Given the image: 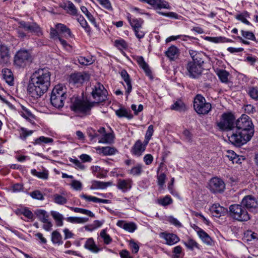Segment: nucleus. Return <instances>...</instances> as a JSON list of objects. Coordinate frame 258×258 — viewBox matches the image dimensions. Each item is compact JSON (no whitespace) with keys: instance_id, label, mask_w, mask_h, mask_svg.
I'll use <instances>...</instances> for the list:
<instances>
[{"instance_id":"f257e3e1","label":"nucleus","mask_w":258,"mask_h":258,"mask_svg":"<svg viewBox=\"0 0 258 258\" xmlns=\"http://www.w3.org/2000/svg\"><path fill=\"white\" fill-rule=\"evenodd\" d=\"M254 134V126L250 118L242 115L237 119L236 126L227 134L229 141L233 145L240 146L250 140Z\"/></svg>"},{"instance_id":"f03ea898","label":"nucleus","mask_w":258,"mask_h":258,"mask_svg":"<svg viewBox=\"0 0 258 258\" xmlns=\"http://www.w3.org/2000/svg\"><path fill=\"white\" fill-rule=\"evenodd\" d=\"M51 74L47 68L39 69L31 76L27 91L34 99L40 98L47 92L50 86Z\"/></svg>"},{"instance_id":"7ed1b4c3","label":"nucleus","mask_w":258,"mask_h":258,"mask_svg":"<svg viewBox=\"0 0 258 258\" xmlns=\"http://www.w3.org/2000/svg\"><path fill=\"white\" fill-rule=\"evenodd\" d=\"M92 89L91 95L94 101H85L78 97L74 96L71 98L70 108L72 110L76 112H86L89 111L95 104H98L107 99V91L102 84L97 83Z\"/></svg>"},{"instance_id":"20e7f679","label":"nucleus","mask_w":258,"mask_h":258,"mask_svg":"<svg viewBox=\"0 0 258 258\" xmlns=\"http://www.w3.org/2000/svg\"><path fill=\"white\" fill-rule=\"evenodd\" d=\"M67 96L66 89L62 85L55 86L52 91L50 97L51 104L56 108L62 107Z\"/></svg>"},{"instance_id":"39448f33","label":"nucleus","mask_w":258,"mask_h":258,"mask_svg":"<svg viewBox=\"0 0 258 258\" xmlns=\"http://www.w3.org/2000/svg\"><path fill=\"white\" fill-rule=\"evenodd\" d=\"M229 214L233 219L239 221H247L250 219L247 209L241 204L231 205Z\"/></svg>"},{"instance_id":"423d86ee","label":"nucleus","mask_w":258,"mask_h":258,"mask_svg":"<svg viewBox=\"0 0 258 258\" xmlns=\"http://www.w3.org/2000/svg\"><path fill=\"white\" fill-rule=\"evenodd\" d=\"M194 108L196 112L200 115L208 114L211 110V103L206 102L205 98L201 95L196 96L194 101Z\"/></svg>"},{"instance_id":"0eeeda50","label":"nucleus","mask_w":258,"mask_h":258,"mask_svg":"<svg viewBox=\"0 0 258 258\" xmlns=\"http://www.w3.org/2000/svg\"><path fill=\"white\" fill-rule=\"evenodd\" d=\"M32 56L27 50L21 49L15 54L14 64L17 67L24 68L32 61Z\"/></svg>"},{"instance_id":"6e6552de","label":"nucleus","mask_w":258,"mask_h":258,"mask_svg":"<svg viewBox=\"0 0 258 258\" xmlns=\"http://www.w3.org/2000/svg\"><path fill=\"white\" fill-rule=\"evenodd\" d=\"M235 117L231 113H224L221 116L220 120L217 122V125L221 130L227 131V133L230 130L234 128Z\"/></svg>"},{"instance_id":"1a4fd4ad","label":"nucleus","mask_w":258,"mask_h":258,"mask_svg":"<svg viewBox=\"0 0 258 258\" xmlns=\"http://www.w3.org/2000/svg\"><path fill=\"white\" fill-rule=\"evenodd\" d=\"M225 188L223 180L217 177L211 178L209 182L208 188L212 193H221L224 191Z\"/></svg>"},{"instance_id":"9d476101","label":"nucleus","mask_w":258,"mask_h":258,"mask_svg":"<svg viewBox=\"0 0 258 258\" xmlns=\"http://www.w3.org/2000/svg\"><path fill=\"white\" fill-rule=\"evenodd\" d=\"M148 144L145 141L143 142L141 140H138L131 149L132 155L137 157L142 156Z\"/></svg>"},{"instance_id":"9b49d317","label":"nucleus","mask_w":258,"mask_h":258,"mask_svg":"<svg viewBox=\"0 0 258 258\" xmlns=\"http://www.w3.org/2000/svg\"><path fill=\"white\" fill-rule=\"evenodd\" d=\"M186 69L190 77L197 78L202 74L203 67L202 65L189 61L186 66Z\"/></svg>"},{"instance_id":"f8f14e48","label":"nucleus","mask_w":258,"mask_h":258,"mask_svg":"<svg viewBox=\"0 0 258 258\" xmlns=\"http://www.w3.org/2000/svg\"><path fill=\"white\" fill-rule=\"evenodd\" d=\"M242 204L247 209L252 212L258 211V204L255 199L251 196H245L241 202Z\"/></svg>"},{"instance_id":"ddd939ff","label":"nucleus","mask_w":258,"mask_h":258,"mask_svg":"<svg viewBox=\"0 0 258 258\" xmlns=\"http://www.w3.org/2000/svg\"><path fill=\"white\" fill-rule=\"evenodd\" d=\"M192 227L203 243L209 246H212L214 244L213 240L204 230L195 225Z\"/></svg>"},{"instance_id":"4468645a","label":"nucleus","mask_w":258,"mask_h":258,"mask_svg":"<svg viewBox=\"0 0 258 258\" xmlns=\"http://www.w3.org/2000/svg\"><path fill=\"white\" fill-rule=\"evenodd\" d=\"M89 79L88 75L85 73H76L70 76L69 81L74 84H82Z\"/></svg>"},{"instance_id":"2eb2a0df","label":"nucleus","mask_w":258,"mask_h":258,"mask_svg":"<svg viewBox=\"0 0 258 258\" xmlns=\"http://www.w3.org/2000/svg\"><path fill=\"white\" fill-rule=\"evenodd\" d=\"M160 236L161 238L165 239L166 244L169 245H174L180 240L179 237L173 233L162 232L160 233Z\"/></svg>"},{"instance_id":"dca6fc26","label":"nucleus","mask_w":258,"mask_h":258,"mask_svg":"<svg viewBox=\"0 0 258 258\" xmlns=\"http://www.w3.org/2000/svg\"><path fill=\"white\" fill-rule=\"evenodd\" d=\"M116 225L130 232H134L137 228V225L134 222H127L124 220H119L116 223Z\"/></svg>"},{"instance_id":"f3484780","label":"nucleus","mask_w":258,"mask_h":258,"mask_svg":"<svg viewBox=\"0 0 258 258\" xmlns=\"http://www.w3.org/2000/svg\"><path fill=\"white\" fill-rule=\"evenodd\" d=\"M210 211L214 216L220 217L227 213V209L216 203L211 207Z\"/></svg>"},{"instance_id":"a211bd4d","label":"nucleus","mask_w":258,"mask_h":258,"mask_svg":"<svg viewBox=\"0 0 258 258\" xmlns=\"http://www.w3.org/2000/svg\"><path fill=\"white\" fill-rule=\"evenodd\" d=\"M132 182L133 181L131 179H119L117 180V187L122 192H125L131 189Z\"/></svg>"},{"instance_id":"6ab92c4d","label":"nucleus","mask_w":258,"mask_h":258,"mask_svg":"<svg viewBox=\"0 0 258 258\" xmlns=\"http://www.w3.org/2000/svg\"><path fill=\"white\" fill-rule=\"evenodd\" d=\"M189 54L192 59L191 62H195V63L203 66L204 63L203 57L205 56L204 52L190 49L189 50Z\"/></svg>"},{"instance_id":"aec40b11","label":"nucleus","mask_w":258,"mask_h":258,"mask_svg":"<svg viewBox=\"0 0 258 258\" xmlns=\"http://www.w3.org/2000/svg\"><path fill=\"white\" fill-rule=\"evenodd\" d=\"M120 74L121 78L126 84V86L124 85H123L126 89L125 94L127 97L132 90V86L130 77L127 72L124 70H122Z\"/></svg>"},{"instance_id":"412c9836","label":"nucleus","mask_w":258,"mask_h":258,"mask_svg":"<svg viewBox=\"0 0 258 258\" xmlns=\"http://www.w3.org/2000/svg\"><path fill=\"white\" fill-rule=\"evenodd\" d=\"M10 49L5 45L0 46V58L2 63H8L10 58Z\"/></svg>"},{"instance_id":"4be33fe9","label":"nucleus","mask_w":258,"mask_h":258,"mask_svg":"<svg viewBox=\"0 0 258 258\" xmlns=\"http://www.w3.org/2000/svg\"><path fill=\"white\" fill-rule=\"evenodd\" d=\"M136 60L139 66L144 70L146 75L151 78V71L149 65L145 62L144 57L142 56H137Z\"/></svg>"},{"instance_id":"5701e85b","label":"nucleus","mask_w":258,"mask_h":258,"mask_svg":"<svg viewBox=\"0 0 258 258\" xmlns=\"http://www.w3.org/2000/svg\"><path fill=\"white\" fill-rule=\"evenodd\" d=\"M19 29L20 28H23L25 30L30 32H40V27L36 24H30L24 21H21L19 23Z\"/></svg>"},{"instance_id":"b1692460","label":"nucleus","mask_w":258,"mask_h":258,"mask_svg":"<svg viewBox=\"0 0 258 258\" xmlns=\"http://www.w3.org/2000/svg\"><path fill=\"white\" fill-rule=\"evenodd\" d=\"M127 18L133 30L136 29L138 30L139 28H143L142 26L144 21L142 19H132L130 14H128Z\"/></svg>"},{"instance_id":"393cba45","label":"nucleus","mask_w":258,"mask_h":258,"mask_svg":"<svg viewBox=\"0 0 258 258\" xmlns=\"http://www.w3.org/2000/svg\"><path fill=\"white\" fill-rule=\"evenodd\" d=\"M53 200L55 203L58 205H64L68 202L67 194L64 191H62L60 194H55L53 195Z\"/></svg>"},{"instance_id":"a878e982","label":"nucleus","mask_w":258,"mask_h":258,"mask_svg":"<svg viewBox=\"0 0 258 258\" xmlns=\"http://www.w3.org/2000/svg\"><path fill=\"white\" fill-rule=\"evenodd\" d=\"M80 197L81 198L84 199L87 202H92L96 203L103 204H108L109 203L108 200L101 199L92 196L85 195L84 194L80 195Z\"/></svg>"},{"instance_id":"bb28decb","label":"nucleus","mask_w":258,"mask_h":258,"mask_svg":"<svg viewBox=\"0 0 258 258\" xmlns=\"http://www.w3.org/2000/svg\"><path fill=\"white\" fill-rule=\"evenodd\" d=\"M55 27L59 33L64 34V36L66 38L72 37L73 35L70 29L67 27V26L64 24L61 23L57 24Z\"/></svg>"},{"instance_id":"cd10ccee","label":"nucleus","mask_w":258,"mask_h":258,"mask_svg":"<svg viewBox=\"0 0 258 258\" xmlns=\"http://www.w3.org/2000/svg\"><path fill=\"white\" fill-rule=\"evenodd\" d=\"M112 185V182H103L100 181H94L92 182V185L90 187V189H104L107 187L110 186Z\"/></svg>"},{"instance_id":"c85d7f7f","label":"nucleus","mask_w":258,"mask_h":258,"mask_svg":"<svg viewBox=\"0 0 258 258\" xmlns=\"http://www.w3.org/2000/svg\"><path fill=\"white\" fill-rule=\"evenodd\" d=\"M85 248L88 249L93 253H97L99 251L100 249L95 244L94 241L92 238H88L84 245Z\"/></svg>"},{"instance_id":"c756f323","label":"nucleus","mask_w":258,"mask_h":258,"mask_svg":"<svg viewBox=\"0 0 258 258\" xmlns=\"http://www.w3.org/2000/svg\"><path fill=\"white\" fill-rule=\"evenodd\" d=\"M2 74L4 79L10 85L14 84V77L11 71L8 69H4L2 70Z\"/></svg>"},{"instance_id":"7c9ffc66","label":"nucleus","mask_w":258,"mask_h":258,"mask_svg":"<svg viewBox=\"0 0 258 258\" xmlns=\"http://www.w3.org/2000/svg\"><path fill=\"white\" fill-rule=\"evenodd\" d=\"M215 73L222 83H227L228 82L229 73L225 70L217 69Z\"/></svg>"},{"instance_id":"2f4dec72","label":"nucleus","mask_w":258,"mask_h":258,"mask_svg":"<svg viewBox=\"0 0 258 258\" xmlns=\"http://www.w3.org/2000/svg\"><path fill=\"white\" fill-rule=\"evenodd\" d=\"M143 165L142 164L138 163L131 169L127 170L128 174L133 176H139L143 172Z\"/></svg>"},{"instance_id":"473e14b6","label":"nucleus","mask_w":258,"mask_h":258,"mask_svg":"<svg viewBox=\"0 0 258 258\" xmlns=\"http://www.w3.org/2000/svg\"><path fill=\"white\" fill-rule=\"evenodd\" d=\"M179 53V49L177 47L173 45L168 48L166 51V56L171 60H174L176 58Z\"/></svg>"},{"instance_id":"72a5a7b5","label":"nucleus","mask_w":258,"mask_h":258,"mask_svg":"<svg viewBox=\"0 0 258 258\" xmlns=\"http://www.w3.org/2000/svg\"><path fill=\"white\" fill-rule=\"evenodd\" d=\"M31 173L33 175L43 180H47L49 176L48 171L46 169H43L41 171H37L36 169H33L31 170Z\"/></svg>"},{"instance_id":"f704fd0d","label":"nucleus","mask_w":258,"mask_h":258,"mask_svg":"<svg viewBox=\"0 0 258 258\" xmlns=\"http://www.w3.org/2000/svg\"><path fill=\"white\" fill-rule=\"evenodd\" d=\"M36 216L37 217L39 220L42 223H44L48 221L49 219V216L47 212L42 209L37 210L35 212Z\"/></svg>"},{"instance_id":"c9c22d12","label":"nucleus","mask_w":258,"mask_h":258,"mask_svg":"<svg viewBox=\"0 0 258 258\" xmlns=\"http://www.w3.org/2000/svg\"><path fill=\"white\" fill-rule=\"evenodd\" d=\"M50 214L53 219L55 220L56 226L59 227L62 226L63 224V217L62 215L55 211H51Z\"/></svg>"},{"instance_id":"e433bc0d","label":"nucleus","mask_w":258,"mask_h":258,"mask_svg":"<svg viewBox=\"0 0 258 258\" xmlns=\"http://www.w3.org/2000/svg\"><path fill=\"white\" fill-rule=\"evenodd\" d=\"M225 156L233 163H241L240 158L233 151L228 150L226 152Z\"/></svg>"},{"instance_id":"4c0bfd02","label":"nucleus","mask_w":258,"mask_h":258,"mask_svg":"<svg viewBox=\"0 0 258 258\" xmlns=\"http://www.w3.org/2000/svg\"><path fill=\"white\" fill-rule=\"evenodd\" d=\"M114 135L112 133H105L102 137L99 140V143L111 144L113 142L114 139Z\"/></svg>"},{"instance_id":"58836bf2","label":"nucleus","mask_w":258,"mask_h":258,"mask_svg":"<svg viewBox=\"0 0 258 258\" xmlns=\"http://www.w3.org/2000/svg\"><path fill=\"white\" fill-rule=\"evenodd\" d=\"M68 222L74 224H83L88 221L89 219L86 217H69L66 219Z\"/></svg>"},{"instance_id":"ea45409f","label":"nucleus","mask_w":258,"mask_h":258,"mask_svg":"<svg viewBox=\"0 0 258 258\" xmlns=\"http://www.w3.org/2000/svg\"><path fill=\"white\" fill-rule=\"evenodd\" d=\"M116 115L119 117H126L128 119H131L133 117V115L125 108H121L115 111Z\"/></svg>"},{"instance_id":"a19ab883","label":"nucleus","mask_w":258,"mask_h":258,"mask_svg":"<svg viewBox=\"0 0 258 258\" xmlns=\"http://www.w3.org/2000/svg\"><path fill=\"white\" fill-rule=\"evenodd\" d=\"M51 239L53 244L60 245L62 243V236L60 233L56 230L52 232Z\"/></svg>"},{"instance_id":"79ce46f5","label":"nucleus","mask_w":258,"mask_h":258,"mask_svg":"<svg viewBox=\"0 0 258 258\" xmlns=\"http://www.w3.org/2000/svg\"><path fill=\"white\" fill-rule=\"evenodd\" d=\"M171 109L177 111H183L185 110L186 106L184 103L180 100L176 101L171 107Z\"/></svg>"},{"instance_id":"37998d69","label":"nucleus","mask_w":258,"mask_h":258,"mask_svg":"<svg viewBox=\"0 0 258 258\" xmlns=\"http://www.w3.org/2000/svg\"><path fill=\"white\" fill-rule=\"evenodd\" d=\"M247 93L254 100H258V87H250L248 88Z\"/></svg>"},{"instance_id":"c03bdc74","label":"nucleus","mask_w":258,"mask_h":258,"mask_svg":"<svg viewBox=\"0 0 258 258\" xmlns=\"http://www.w3.org/2000/svg\"><path fill=\"white\" fill-rule=\"evenodd\" d=\"M52 142L53 139L52 138L41 136L35 139L33 144L34 145H41L42 143L48 144Z\"/></svg>"},{"instance_id":"a18cd8bd","label":"nucleus","mask_w":258,"mask_h":258,"mask_svg":"<svg viewBox=\"0 0 258 258\" xmlns=\"http://www.w3.org/2000/svg\"><path fill=\"white\" fill-rule=\"evenodd\" d=\"M19 132L20 138L22 140H25L28 136H31L34 132L32 130H28L26 128L22 127L20 128Z\"/></svg>"},{"instance_id":"49530a36","label":"nucleus","mask_w":258,"mask_h":258,"mask_svg":"<svg viewBox=\"0 0 258 258\" xmlns=\"http://www.w3.org/2000/svg\"><path fill=\"white\" fill-rule=\"evenodd\" d=\"M77 20L79 22L81 26L84 29L85 31L88 34H90L91 32V28L88 26L87 22L85 20L84 18L82 16H80L78 17Z\"/></svg>"},{"instance_id":"de8ad7c7","label":"nucleus","mask_w":258,"mask_h":258,"mask_svg":"<svg viewBox=\"0 0 258 258\" xmlns=\"http://www.w3.org/2000/svg\"><path fill=\"white\" fill-rule=\"evenodd\" d=\"M82 12L86 15L88 19L95 26H96V23L95 19L94 18L93 15L88 11L87 9L85 6H82L81 7Z\"/></svg>"},{"instance_id":"09e8293b","label":"nucleus","mask_w":258,"mask_h":258,"mask_svg":"<svg viewBox=\"0 0 258 258\" xmlns=\"http://www.w3.org/2000/svg\"><path fill=\"white\" fill-rule=\"evenodd\" d=\"M28 195L33 199L39 201H43L44 199L43 194L39 190H35L32 192H29Z\"/></svg>"},{"instance_id":"8fccbe9b","label":"nucleus","mask_w":258,"mask_h":258,"mask_svg":"<svg viewBox=\"0 0 258 258\" xmlns=\"http://www.w3.org/2000/svg\"><path fill=\"white\" fill-rule=\"evenodd\" d=\"M101 152L104 155H112L117 152V150L114 147H103L101 148Z\"/></svg>"},{"instance_id":"3c124183","label":"nucleus","mask_w":258,"mask_h":258,"mask_svg":"<svg viewBox=\"0 0 258 258\" xmlns=\"http://www.w3.org/2000/svg\"><path fill=\"white\" fill-rule=\"evenodd\" d=\"M78 60L79 62L82 65H89L93 62V60L92 57L88 56L87 57L80 56L78 57Z\"/></svg>"},{"instance_id":"603ef678","label":"nucleus","mask_w":258,"mask_h":258,"mask_svg":"<svg viewBox=\"0 0 258 258\" xmlns=\"http://www.w3.org/2000/svg\"><path fill=\"white\" fill-rule=\"evenodd\" d=\"M158 201V204L163 206L169 205L173 202V200L170 196H166L164 198L159 199Z\"/></svg>"},{"instance_id":"864d4df0","label":"nucleus","mask_w":258,"mask_h":258,"mask_svg":"<svg viewBox=\"0 0 258 258\" xmlns=\"http://www.w3.org/2000/svg\"><path fill=\"white\" fill-rule=\"evenodd\" d=\"M100 236L103 239L104 243L106 244H110L112 240L109 235L107 234L105 229L101 230Z\"/></svg>"},{"instance_id":"5fc2aeb1","label":"nucleus","mask_w":258,"mask_h":258,"mask_svg":"<svg viewBox=\"0 0 258 258\" xmlns=\"http://www.w3.org/2000/svg\"><path fill=\"white\" fill-rule=\"evenodd\" d=\"M66 8L69 14L72 15H76L77 14V10L75 5L71 2L69 1L67 3Z\"/></svg>"},{"instance_id":"6e6d98bb","label":"nucleus","mask_w":258,"mask_h":258,"mask_svg":"<svg viewBox=\"0 0 258 258\" xmlns=\"http://www.w3.org/2000/svg\"><path fill=\"white\" fill-rule=\"evenodd\" d=\"M153 6L158 9L164 8L166 9H170V6H169L168 3L164 1L156 0V4Z\"/></svg>"},{"instance_id":"4d7b16f0","label":"nucleus","mask_w":258,"mask_h":258,"mask_svg":"<svg viewBox=\"0 0 258 258\" xmlns=\"http://www.w3.org/2000/svg\"><path fill=\"white\" fill-rule=\"evenodd\" d=\"M20 114L24 118L30 120L33 118V115L31 112L26 108L22 107V110L19 112Z\"/></svg>"},{"instance_id":"13d9d810","label":"nucleus","mask_w":258,"mask_h":258,"mask_svg":"<svg viewBox=\"0 0 258 258\" xmlns=\"http://www.w3.org/2000/svg\"><path fill=\"white\" fill-rule=\"evenodd\" d=\"M114 45L115 47L120 50L126 49L127 47L126 42L122 39L116 40L114 41Z\"/></svg>"},{"instance_id":"bf43d9fd","label":"nucleus","mask_w":258,"mask_h":258,"mask_svg":"<svg viewBox=\"0 0 258 258\" xmlns=\"http://www.w3.org/2000/svg\"><path fill=\"white\" fill-rule=\"evenodd\" d=\"M186 247L190 249H193L194 248H198V243L192 239H189L186 242H184Z\"/></svg>"},{"instance_id":"052dcab7","label":"nucleus","mask_w":258,"mask_h":258,"mask_svg":"<svg viewBox=\"0 0 258 258\" xmlns=\"http://www.w3.org/2000/svg\"><path fill=\"white\" fill-rule=\"evenodd\" d=\"M154 133V128H153V125H150L148 126V130L147 131L146 135H145V139L144 141L147 142V143H149V141L151 139L152 136H153Z\"/></svg>"},{"instance_id":"680f3d73","label":"nucleus","mask_w":258,"mask_h":258,"mask_svg":"<svg viewBox=\"0 0 258 258\" xmlns=\"http://www.w3.org/2000/svg\"><path fill=\"white\" fill-rule=\"evenodd\" d=\"M50 38L54 40H58L59 38L61 37L57 29L52 27L50 29Z\"/></svg>"},{"instance_id":"e2e57ef3","label":"nucleus","mask_w":258,"mask_h":258,"mask_svg":"<svg viewBox=\"0 0 258 258\" xmlns=\"http://www.w3.org/2000/svg\"><path fill=\"white\" fill-rule=\"evenodd\" d=\"M71 187L76 190H81L82 189V183L77 180H72L71 183Z\"/></svg>"},{"instance_id":"0e129e2a","label":"nucleus","mask_w":258,"mask_h":258,"mask_svg":"<svg viewBox=\"0 0 258 258\" xmlns=\"http://www.w3.org/2000/svg\"><path fill=\"white\" fill-rule=\"evenodd\" d=\"M241 32L242 36L245 38L251 40H254L255 39L254 35L251 32L241 30Z\"/></svg>"},{"instance_id":"69168bd1","label":"nucleus","mask_w":258,"mask_h":258,"mask_svg":"<svg viewBox=\"0 0 258 258\" xmlns=\"http://www.w3.org/2000/svg\"><path fill=\"white\" fill-rule=\"evenodd\" d=\"M99 4L108 10H112L111 3L109 0H97Z\"/></svg>"},{"instance_id":"338daca9","label":"nucleus","mask_w":258,"mask_h":258,"mask_svg":"<svg viewBox=\"0 0 258 258\" xmlns=\"http://www.w3.org/2000/svg\"><path fill=\"white\" fill-rule=\"evenodd\" d=\"M166 178V175L165 173H162L158 175L157 177V182L159 185L163 186L165 183V179Z\"/></svg>"},{"instance_id":"774afa93","label":"nucleus","mask_w":258,"mask_h":258,"mask_svg":"<svg viewBox=\"0 0 258 258\" xmlns=\"http://www.w3.org/2000/svg\"><path fill=\"white\" fill-rule=\"evenodd\" d=\"M129 245L133 253H137L138 252L139 246L134 240L130 241Z\"/></svg>"}]
</instances>
